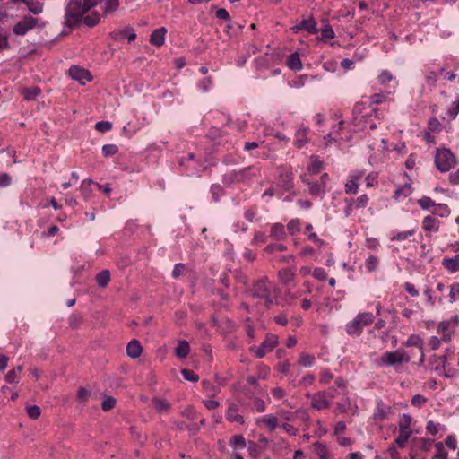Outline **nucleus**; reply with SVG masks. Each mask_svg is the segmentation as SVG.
<instances>
[{"instance_id": "obj_1", "label": "nucleus", "mask_w": 459, "mask_h": 459, "mask_svg": "<svg viewBox=\"0 0 459 459\" xmlns=\"http://www.w3.org/2000/svg\"><path fill=\"white\" fill-rule=\"evenodd\" d=\"M98 4V0H72L68 3L65 16V23L73 27L82 18L83 13Z\"/></svg>"}, {"instance_id": "obj_2", "label": "nucleus", "mask_w": 459, "mask_h": 459, "mask_svg": "<svg viewBox=\"0 0 459 459\" xmlns=\"http://www.w3.org/2000/svg\"><path fill=\"white\" fill-rule=\"evenodd\" d=\"M373 113H376L375 108L368 107L364 103H357L352 111L356 130H365L368 126L371 130L375 129L377 125L371 119Z\"/></svg>"}, {"instance_id": "obj_3", "label": "nucleus", "mask_w": 459, "mask_h": 459, "mask_svg": "<svg viewBox=\"0 0 459 459\" xmlns=\"http://www.w3.org/2000/svg\"><path fill=\"white\" fill-rule=\"evenodd\" d=\"M411 358L404 351L398 349L393 351H385L376 359L378 367H397L410 361Z\"/></svg>"}, {"instance_id": "obj_4", "label": "nucleus", "mask_w": 459, "mask_h": 459, "mask_svg": "<svg viewBox=\"0 0 459 459\" xmlns=\"http://www.w3.org/2000/svg\"><path fill=\"white\" fill-rule=\"evenodd\" d=\"M374 316L370 312L358 314L351 321L346 324L345 331L349 335H359L363 328L372 324Z\"/></svg>"}, {"instance_id": "obj_5", "label": "nucleus", "mask_w": 459, "mask_h": 459, "mask_svg": "<svg viewBox=\"0 0 459 459\" xmlns=\"http://www.w3.org/2000/svg\"><path fill=\"white\" fill-rule=\"evenodd\" d=\"M435 164L440 172H447L456 165V159L450 149L438 148L435 154Z\"/></svg>"}, {"instance_id": "obj_6", "label": "nucleus", "mask_w": 459, "mask_h": 459, "mask_svg": "<svg viewBox=\"0 0 459 459\" xmlns=\"http://www.w3.org/2000/svg\"><path fill=\"white\" fill-rule=\"evenodd\" d=\"M273 285L266 279H261L257 281L250 290V293L253 297L264 300L266 305L273 303L272 290Z\"/></svg>"}, {"instance_id": "obj_7", "label": "nucleus", "mask_w": 459, "mask_h": 459, "mask_svg": "<svg viewBox=\"0 0 459 459\" xmlns=\"http://www.w3.org/2000/svg\"><path fill=\"white\" fill-rule=\"evenodd\" d=\"M45 26L46 22H42L39 18H35L30 15H25L13 26V31L15 35L24 36L29 30L36 27L42 29Z\"/></svg>"}, {"instance_id": "obj_8", "label": "nucleus", "mask_w": 459, "mask_h": 459, "mask_svg": "<svg viewBox=\"0 0 459 459\" xmlns=\"http://www.w3.org/2000/svg\"><path fill=\"white\" fill-rule=\"evenodd\" d=\"M279 343L278 336L267 333L264 341L258 347L251 346L249 351L258 358H264L268 352H271Z\"/></svg>"}, {"instance_id": "obj_9", "label": "nucleus", "mask_w": 459, "mask_h": 459, "mask_svg": "<svg viewBox=\"0 0 459 459\" xmlns=\"http://www.w3.org/2000/svg\"><path fill=\"white\" fill-rule=\"evenodd\" d=\"M311 399V406L316 410H323L329 407L331 400L334 397L332 393L318 392L313 395L307 394Z\"/></svg>"}, {"instance_id": "obj_10", "label": "nucleus", "mask_w": 459, "mask_h": 459, "mask_svg": "<svg viewBox=\"0 0 459 459\" xmlns=\"http://www.w3.org/2000/svg\"><path fill=\"white\" fill-rule=\"evenodd\" d=\"M69 75L72 79L78 81L81 84H85L87 82L91 80V76L88 70L76 65H73L69 69Z\"/></svg>"}, {"instance_id": "obj_11", "label": "nucleus", "mask_w": 459, "mask_h": 459, "mask_svg": "<svg viewBox=\"0 0 459 459\" xmlns=\"http://www.w3.org/2000/svg\"><path fill=\"white\" fill-rule=\"evenodd\" d=\"M446 362V356H437L433 355L429 358V363L432 368L437 372L440 376H444L446 377H449L450 375L446 373L445 366Z\"/></svg>"}, {"instance_id": "obj_12", "label": "nucleus", "mask_w": 459, "mask_h": 459, "mask_svg": "<svg viewBox=\"0 0 459 459\" xmlns=\"http://www.w3.org/2000/svg\"><path fill=\"white\" fill-rule=\"evenodd\" d=\"M278 185L284 190L288 191L293 186V176L289 169H282L279 174Z\"/></svg>"}, {"instance_id": "obj_13", "label": "nucleus", "mask_w": 459, "mask_h": 459, "mask_svg": "<svg viewBox=\"0 0 459 459\" xmlns=\"http://www.w3.org/2000/svg\"><path fill=\"white\" fill-rule=\"evenodd\" d=\"M307 132L308 127L304 126L303 125L298 128L295 134L294 141V144L297 148L303 147L308 142Z\"/></svg>"}, {"instance_id": "obj_14", "label": "nucleus", "mask_w": 459, "mask_h": 459, "mask_svg": "<svg viewBox=\"0 0 459 459\" xmlns=\"http://www.w3.org/2000/svg\"><path fill=\"white\" fill-rule=\"evenodd\" d=\"M294 31L300 30H306L311 34L317 32L316 22L313 18L307 20H302L299 24L292 28Z\"/></svg>"}, {"instance_id": "obj_15", "label": "nucleus", "mask_w": 459, "mask_h": 459, "mask_svg": "<svg viewBox=\"0 0 459 459\" xmlns=\"http://www.w3.org/2000/svg\"><path fill=\"white\" fill-rule=\"evenodd\" d=\"M296 275L295 268H283L278 272V277L281 282L284 285H288L294 281Z\"/></svg>"}, {"instance_id": "obj_16", "label": "nucleus", "mask_w": 459, "mask_h": 459, "mask_svg": "<svg viewBox=\"0 0 459 459\" xmlns=\"http://www.w3.org/2000/svg\"><path fill=\"white\" fill-rule=\"evenodd\" d=\"M143 348L139 341L134 339L126 346V354L131 359H137L141 356Z\"/></svg>"}, {"instance_id": "obj_17", "label": "nucleus", "mask_w": 459, "mask_h": 459, "mask_svg": "<svg viewBox=\"0 0 459 459\" xmlns=\"http://www.w3.org/2000/svg\"><path fill=\"white\" fill-rule=\"evenodd\" d=\"M167 30L164 27H160L152 31L150 36V42L157 47H160L164 44L165 35Z\"/></svg>"}, {"instance_id": "obj_18", "label": "nucleus", "mask_w": 459, "mask_h": 459, "mask_svg": "<svg viewBox=\"0 0 459 459\" xmlns=\"http://www.w3.org/2000/svg\"><path fill=\"white\" fill-rule=\"evenodd\" d=\"M422 229L428 232H437L439 221L434 216H426L422 221Z\"/></svg>"}, {"instance_id": "obj_19", "label": "nucleus", "mask_w": 459, "mask_h": 459, "mask_svg": "<svg viewBox=\"0 0 459 459\" xmlns=\"http://www.w3.org/2000/svg\"><path fill=\"white\" fill-rule=\"evenodd\" d=\"M257 425H264L270 431H273L278 426V420L272 414L264 415L256 420Z\"/></svg>"}, {"instance_id": "obj_20", "label": "nucleus", "mask_w": 459, "mask_h": 459, "mask_svg": "<svg viewBox=\"0 0 459 459\" xmlns=\"http://www.w3.org/2000/svg\"><path fill=\"white\" fill-rule=\"evenodd\" d=\"M302 181L308 186L309 194L311 195L323 197L325 195L326 189L325 186L321 185L320 183L310 182L305 179H302Z\"/></svg>"}, {"instance_id": "obj_21", "label": "nucleus", "mask_w": 459, "mask_h": 459, "mask_svg": "<svg viewBox=\"0 0 459 459\" xmlns=\"http://www.w3.org/2000/svg\"><path fill=\"white\" fill-rule=\"evenodd\" d=\"M226 419L230 422H238L239 424L244 423L243 416L238 413V407L233 404L228 408Z\"/></svg>"}, {"instance_id": "obj_22", "label": "nucleus", "mask_w": 459, "mask_h": 459, "mask_svg": "<svg viewBox=\"0 0 459 459\" xmlns=\"http://www.w3.org/2000/svg\"><path fill=\"white\" fill-rule=\"evenodd\" d=\"M390 411V408L385 406L383 402L378 401L377 403V407L373 414V418L375 420L381 421L386 418L388 412Z\"/></svg>"}, {"instance_id": "obj_23", "label": "nucleus", "mask_w": 459, "mask_h": 459, "mask_svg": "<svg viewBox=\"0 0 459 459\" xmlns=\"http://www.w3.org/2000/svg\"><path fill=\"white\" fill-rule=\"evenodd\" d=\"M442 265L451 273L459 271V254L451 258H444Z\"/></svg>"}, {"instance_id": "obj_24", "label": "nucleus", "mask_w": 459, "mask_h": 459, "mask_svg": "<svg viewBox=\"0 0 459 459\" xmlns=\"http://www.w3.org/2000/svg\"><path fill=\"white\" fill-rule=\"evenodd\" d=\"M287 65L290 69L294 71L301 70L302 63L299 55L297 52L289 56L287 60Z\"/></svg>"}, {"instance_id": "obj_25", "label": "nucleus", "mask_w": 459, "mask_h": 459, "mask_svg": "<svg viewBox=\"0 0 459 459\" xmlns=\"http://www.w3.org/2000/svg\"><path fill=\"white\" fill-rule=\"evenodd\" d=\"M270 236L278 240L284 239L286 237L284 226L281 223L273 224L271 227Z\"/></svg>"}, {"instance_id": "obj_26", "label": "nucleus", "mask_w": 459, "mask_h": 459, "mask_svg": "<svg viewBox=\"0 0 459 459\" xmlns=\"http://www.w3.org/2000/svg\"><path fill=\"white\" fill-rule=\"evenodd\" d=\"M412 192L411 184H404L403 186L396 188L394 197L396 200H400L407 197Z\"/></svg>"}, {"instance_id": "obj_27", "label": "nucleus", "mask_w": 459, "mask_h": 459, "mask_svg": "<svg viewBox=\"0 0 459 459\" xmlns=\"http://www.w3.org/2000/svg\"><path fill=\"white\" fill-rule=\"evenodd\" d=\"M41 92V90L37 87L25 88L22 90V95L27 100H34Z\"/></svg>"}, {"instance_id": "obj_28", "label": "nucleus", "mask_w": 459, "mask_h": 459, "mask_svg": "<svg viewBox=\"0 0 459 459\" xmlns=\"http://www.w3.org/2000/svg\"><path fill=\"white\" fill-rule=\"evenodd\" d=\"M411 434V430L399 429V435L395 438V444L399 447H402V448L404 447V446H405L407 440L409 439Z\"/></svg>"}, {"instance_id": "obj_29", "label": "nucleus", "mask_w": 459, "mask_h": 459, "mask_svg": "<svg viewBox=\"0 0 459 459\" xmlns=\"http://www.w3.org/2000/svg\"><path fill=\"white\" fill-rule=\"evenodd\" d=\"M405 346H413L418 348L419 350H422L423 348V340L420 335L417 334H411L409 336L407 341L404 342Z\"/></svg>"}, {"instance_id": "obj_30", "label": "nucleus", "mask_w": 459, "mask_h": 459, "mask_svg": "<svg viewBox=\"0 0 459 459\" xmlns=\"http://www.w3.org/2000/svg\"><path fill=\"white\" fill-rule=\"evenodd\" d=\"M109 280L110 274L108 270L101 271L96 275L97 284L101 288H105L108 284Z\"/></svg>"}, {"instance_id": "obj_31", "label": "nucleus", "mask_w": 459, "mask_h": 459, "mask_svg": "<svg viewBox=\"0 0 459 459\" xmlns=\"http://www.w3.org/2000/svg\"><path fill=\"white\" fill-rule=\"evenodd\" d=\"M189 344L186 341H180L176 347V354L179 358H186L189 353Z\"/></svg>"}, {"instance_id": "obj_32", "label": "nucleus", "mask_w": 459, "mask_h": 459, "mask_svg": "<svg viewBox=\"0 0 459 459\" xmlns=\"http://www.w3.org/2000/svg\"><path fill=\"white\" fill-rule=\"evenodd\" d=\"M445 73V69L441 68L439 70V74H443ZM438 80V73L430 71L425 76L426 83L431 88L435 87L437 81Z\"/></svg>"}, {"instance_id": "obj_33", "label": "nucleus", "mask_w": 459, "mask_h": 459, "mask_svg": "<svg viewBox=\"0 0 459 459\" xmlns=\"http://www.w3.org/2000/svg\"><path fill=\"white\" fill-rule=\"evenodd\" d=\"M22 366H18L17 368L9 371L5 376L6 381L10 384L17 383L19 381L18 375L22 373Z\"/></svg>"}, {"instance_id": "obj_34", "label": "nucleus", "mask_w": 459, "mask_h": 459, "mask_svg": "<svg viewBox=\"0 0 459 459\" xmlns=\"http://www.w3.org/2000/svg\"><path fill=\"white\" fill-rule=\"evenodd\" d=\"M100 14L97 13H91L83 17V22L89 27H93L100 22Z\"/></svg>"}, {"instance_id": "obj_35", "label": "nucleus", "mask_w": 459, "mask_h": 459, "mask_svg": "<svg viewBox=\"0 0 459 459\" xmlns=\"http://www.w3.org/2000/svg\"><path fill=\"white\" fill-rule=\"evenodd\" d=\"M416 232L415 229H411L407 231L396 232L391 237L392 241H403L409 237L413 236Z\"/></svg>"}, {"instance_id": "obj_36", "label": "nucleus", "mask_w": 459, "mask_h": 459, "mask_svg": "<svg viewBox=\"0 0 459 459\" xmlns=\"http://www.w3.org/2000/svg\"><path fill=\"white\" fill-rule=\"evenodd\" d=\"M459 114V99L454 101L446 111V118L448 120H454Z\"/></svg>"}, {"instance_id": "obj_37", "label": "nucleus", "mask_w": 459, "mask_h": 459, "mask_svg": "<svg viewBox=\"0 0 459 459\" xmlns=\"http://www.w3.org/2000/svg\"><path fill=\"white\" fill-rule=\"evenodd\" d=\"M315 450L318 459H330L329 452L325 445L321 443H316Z\"/></svg>"}, {"instance_id": "obj_38", "label": "nucleus", "mask_w": 459, "mask_h": 459, "mask_svg": "<svg viewBox=\"0 0 459 459\" xmlns=\"http://www.w3.org/2000/svg\"><path fill=\"white\" fill-rule=\"evenodd\" d=\"M426 429L428 430V432L433 436L437 435L438 433L439 430H444L445 429V427L442 426L440 423L438 422H435L433 420H429L427 422V426H426Z\"/></svg>"}, {"instance_id": "obj_39", "label": "nucleus", "mask_w": 459, "mask_h": 459, "mask_svg": "<svg viewBox=\"0 0 459 459\" xmlns=\"http://www.w3.org/2000/svg\"><path fill=\"white\" fill-rule=\"evenodd\" d=\"M118 6H119L118 0H106L104 3L103 13H104V14L113 13L116 10H117Z\"/></svg>"}, {"instance_id": "obj_40", "label": "nucleus", "mask_w": 459, "mask_h": 459, "mask_svg": "<svg viewBox=\"0 0 459 459\" xmlns=\"http://www.w3.org/2000/svg\"><path fill=\"white\" fill-rule=\"evenodd\" d=\"M92 183L91 179H84L81 184L80 189L85 199H88L91 196Z\"/></svg>"}, {"instance_id": "obj_41", "label": "nucleus", "mask_w": 459, "mask_h": 459, "mask_svg": "<svg viewBox=\"0 0 459 459\" xmlns=\"http://www.w3.org/2000/svg\"><path fill=\"white\" fill-rule=\"evenodd\" d=\"M230 445L234 448H244L247 444L242 435H235L230 440Z\"/></svg>"}, {"instance_id": "obj_42", "label": "nucleus", "mask_w": 459, "mask_h": 459, "mask_svg": "<svg viewBox=\"0 0 459 459\" xmlns=\"http://www.w3.org/2000/svg\"><path fill=\"white\" fill-rule=\"evenodd\" d=\"M26 5L29 11L33 14L41 13L43 11V4L39 2H33L32 0H29Z\"/></svg>"}, {"instance_id": "obj_43", "label": "nucleus", "mask_w": 459, "mask_h": 459, "mask_svg": "<svg viewBox=\"0 0 459 459\" xmlns=\"http://www.w3.org/2000/svg\"><path fill=\"white\" fill-rule=\"evenodd\" d=\"M287 230L290 235H294L300 231V221L299 219H292L287 224Z\"/></svg>"}, {"instance_id": "obj_44", "label": "nucleus", "mask_w": 459, "mask_h": 459, "mask_svg": "<svg viewBox=\"0 0 459 459\" xmlns=\"http://www.w3.org/2000/svg\"><path fill=\"white\" fill-rule=\"evenodd\" d=\"M321 169H322V162L316 157H312L311 164L308 168L309 172L312 174H317L320 172Z\"/></svg>"}, {"instance_id": "obj_45", "label": "nucleus", "mask_w": 459, "mask_h": 459, "mask_svg": "<svg viewBox=\"0 0 459 459\" xmlns=\"http://www.w3.org/2000/svg\"><path fill=\"white\" fill-rule=\"evenodd\" d=\"M436 453L434 455V459H446L447 454L444 448V446L442 443H437L435 445Z\"/></svg>"}, {"instance_id": "obj_46", "label": "nucleus", "mask_w": 459, "mask_h": 459, "mask_svg": "<svg viewBox=\"0 0 459 459\" xmlns=\"http://www.w3.org/2000/svg\"><path fill=\"white\" fill-rule=\"evenodd\" d=\"M359 189V183L349 178L345 184V192L347 194H357Z\"/></svg>"}, {"instance_id": "obj_47", "label": "nucleus", "mask_w": 459, "mask_h": 459, "mask_svg": "<svg viewBox=\"0 0 459 459\" xmlns=\"http://www.w3.org/2000/svg\"><path fill=\"white\" fill-rule=\"evenodd\" d=\"M154 407L159 411H167L169 409V403L162 399L153 400Z\"/></svg>"}, {"instance_id": "obj_48", "label": "nucleus", "mask_w": 459, "mask_h": 459, "mask_svg": "<svg viewBox=\"0 0 459 459\" xmlns=\"http://www.w3.org/2000/svg\"><path fill=\"white\" fill-rule=\"evenodd\" d=\"M393 80V75L390 74V72L386 70L382 71L378 75V82L381 85H385L387 82H392Z\"/></svg>"}, {"instance_id": "obj_49", "label": "nucleus", "mask_w": 459, "mask_h": 459, "mask_svg": "<svg viewBox=\"0 0 459 459\" xmlns=\"http://www.w3.org/2000/svg\"><path fill=\"white\" fill-rule=\"evenodd\" d=\"M112 128V124L108 121H99L95 124V129L100 133H105Z\"/></svg>"}, {"instance_id": "obj_50", "label": "nucleus", "mask_w": 459, "mask_h": 459, "mask_svg": "<svg viewBox=\"0 0 459 459\" xmlns=\"http://www.w3.org/2000/svg\"><path fill=\"white\" fill-rule=\"evenodd\" d=\"M181 374L183 377L187 381L197 382L199 379L198 375L190 369H182Z\"/></svg>"}, {"instance_id": "obj_51", "label": "nucleus", "mask_w": 459, "mask_h": 459, "mask_svg": "<svg viewBox=\"0 0 459 459\" xmlns=\"http://www.w3.org/2000/svg\"><path fill=\"white\" fill-rule=\"evenodd\" d=\"M449 298L452 303L459 299V282L451 285Z\"/></svg>"}, {"instance_id": "obj_52", "label": "nucleus", "mask_w": 459, "mask_h": 459, "mask_svg": "<svg viewBox=\"0 0 459 459\" xmlns=\"http://www.w3.org/2000/svg\"><path fill=\"white\" fill-rule=\"evenodd\" d=\"M321 36L322 39H331L334 38L335 34L333 28L329 24H326L321 29Z\"/></svg>"}, {"instance_id": "obj_53", "label": "nucleus", "mask_w": 459, "mask_h": 459, "mask_svg": "<svg viewBox=\"0 0 459 459\" xmlns=\"http://www.w3.org/2000/svg\"><path fill=\"white\" fill-rule=\"evenodd\" d=\"M378 265V259L377 256L370 255L366 260V267L369 272H373L377 269Z\"/></svg>"}, {"instance_id": "obj_54", "label": "nucleus", "mask_w": 459, "mask_h": 459, "mask_svg": "<svg viewBox=\"0 0 459 459\" xmlns=\"http://www.w3.org/2000/svg\"><path fill=\"white\" fill-rule=\"evenodd\" d=\"M118 152V148L115 144H106L102 147V152L106 157L112 156Z\"/></svg>"}, {"instance_id": "obj_55", "label": "nucleus", "mask_w": 459, "mask_h": 459, "mask_svg": "<svg viewBox=\"0 0 459 459\" xmlns=\"http://www.w3.org/2000/svg\"><path fill=\"white\" fill-rule=\"evenodd\" d=\"M368 202V197L367 195H361L359 196L356 201L353 200L355 209H360L367 206Z\"/></svg>"}, {"instance_id": "obj_56", "label": "nucleus", "mask_w": 459, "mask_h": 459, "mask_svg": "<svg viewBox=\"0 0 459 459\" xmlns=\"http://www.w3.org/2000/svg\"><path fill=\"white\" fill-rule=\"evenodd\" d=\"M40 408L37 405H31L27 407V413L30 418L36 420L40 416Z\"/></svg>"}, {"instance_id": "obj_57", "label": "nucleus", "mask_w": 459, "mask_h": 459, "mask_svg": "<svg viewBox=\"0 0 459 459\" xmlns=\"http://www.w3.org/2000/svg\"><path fill=\"white\" fill-rule=\"evenodd\" d=\"M343 121H340L337 126H333L332 131L325 136V140L326 141V144H328L329 141L332 140V135L334 134L339 133L342 129ZM333 140L336 141L335 138H333Z\"/></svg>"}, {"instance_id": "obj_58", "label": "nucleus", "mask_w": 459, "mask_h": 459, "mask_svg": "<svg viewBox=\"0 0 459 459\" xmlns=\"http://www.w3.org/2000/svg\"><path fill=\"white\" fill-rule=\"evenodd\" d=\"M115 404H116L115 398L108 396V397L105 398L104 401L102 402L101 408L103 411H107L113 409Z\"/></svg>"}, {"instance_id": "obj_59", "label": "nucleus", "mask_w": 459, "mask_h": 459, "mask_svg": "<svg viewBox=\"0 0 459 459\" xmlns=\"http://www.w3.org/2000/svg\"><path fill=\"white\" fill-rule=\"evenodd\" d=\"M411 416L408 414H403L402 417V420L399 422V429H407L411 430L410 425H411Z\"/></svg>"}, {"instance_id": "obj_60", "label": "nucleus", "mask_w": 459, "mask_h": 459, "mask_svg": "<svg viewBox=\"0 0 459 459\" xmlns=\"http://www.w3.org/2000/svg\"><path fill=\"white\" fill-rule=\"evenodd\" d=\"M211 193L215 201H218L223 194V188L220 185H212L211 186Z\"/></svg>"}, {"instance_id": "obj_61", "label": "nucleus", "mask_w": 459, "mask_h": 459, "mask_svg": "<svg viewBox=\"0 0 459 459\" xmlns=\"http://www.w3.org/2000/svg\"><path fill=\"white\" fill-rule=\"evenodd\" d=\"M186 272V265L184 264H176L172 272V276L178 278L183 275Z\"/></svg>"}, {"instance_id": "obj_62", "label": "nucleus", "mask_w": 459, "mask_h": 459, "mask_svg": "<svg viewBox=\"0 0 459 459\" xmlns=\"http://www.w3.org/2000/svg\"><path fill=\"white\" fill-rule=\"evenodd\" d=\"M314 360H315V359L313 356L308 355V354H302L300 356L299 362H300V364H302L305 367H309V366L313 365Z\"/></svg>"}, {"instance_id": "obj_63", "label": "nucleus", "mask_w": 459, "mask_h": 459, "mask_svg": "<svg viewBox=\"0 0 459 459\" xmlns=\"http://www.w3.org/2000/svg\"><path fill=\"white\" fill-rule=\"evenodd\" d=\"M419 205L422 209H429L430 206L435 205V203L429 197H422L418 201Z\"/></svg>"}, {"instance_id": "obj_64", "label": "nucleus", "mask_w": 459, "mask_h": 459, "mask_svg": "<svg viewBox=\"0 0 459 459\" xmlns=\"http://www.w3.org/2000/svg\"><path fill=\"white\" fill-rule=\"evenodd\" d=\"M426 402L427 399L420 394H416L411 399V404L416 407L422 406Z\"/></svg>"}]
</instances>
